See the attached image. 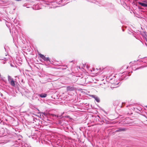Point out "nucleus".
Wrapping results in <instances>:
<instances>
[{
    "instance_id": "obj_1",
    "label": "nucleus",
    "mask_w": 147,
    "mask_h": 147,
    "mask_svg": "<svg viewBox=\"0 0 147 147\" xmlns=\"http://www.w3.org/2000/svg\"><path fill=\"white\" fill-rule=\"evenodd\" d=\"M89 1L92 3H95L99 6L102 5L103 6H105V4L104 3V1H101L99 2L95 0H90Z\"/></svg>"
},
{
    "instance_id": "obj_2",
    "label": "nucleus",
    "mask_w": 147,
    "mask_h": 147,
    "mask_svg": "<svg viewBox=\"0 0 147 147\" xmlns=\"http://www.w3.org/2000/svg\"><path fill=\"white\" fill-rule=\"evenodd\" d=\"M39 55L40 57L45 61H49L51 62L50 59L48 57H45L43 55L41 54H40Z\"/></svg>"
},
{
    "instance_id": "obj_3",
    "label": "nucleus",
    "mask_w": 147,
    "mask_h": 147,
    "mask_svg": "<svg viewBox=\"0 0 147 147\" xmlns=\"http://www.w3.org/2000/svg\"><path fill=\"white\" fill-rule=\"evenodd\" d=\"M66 89L68 91H71L75 90V88L73 86H68L67 87Z\"/></svg>"
},
{
    "instance_id": "obj_4",
    "label": "nucleus",
    "mask_w": 147,
    "mask_h": 147,
    "mask_svg": "<svg viewBox=\"0 0 147 147\" xmlns=\"http://www.w3.org/2000/svg\"><path fill=\"white\" fill-rule=\"evenodd\" d=\"M138 3L142 6L147 7V2H139Z\"/></svg>"
},
{
    "instance_id": "obj_5",
    "label": "nucleus",
    "mask_w": 147,
    "mask_h": 147,
    "mask_svg": "<svg viewBox=\"0 0 147 147\" xmlns=\"http://www.w3.org/2000/svg\"><path fill=\"white\" fill-rule=\"evenodd\" d=\"M129 73H128L127 74V76H126V75H122L121 77V78H120V79L122 80H126L128 78L127 77V75L128 76H129L130 75H129Z\"/></svg>"
},
{
    "instance_id": "obj_6",
    "label": "nucleus",
    "mask_w": 147,
    "mask_h": 147,
    "mask_svg": "<svg viewBox=\"0 0 147 147\" xmlns=\"http://www.w3.org/2000/svg\"><path fill=\"white\" fill-rule=\"evenodd\" d=\"M92 97L94 98L95 100L98 102H100V99L97 96H96L95 95H92Z\"/></svg>"
},
{
    "instance_id": "obj_7",
    "label": "nucleus",
    "mask_w": 147,
    "mask_h": 147,
    "mask_svg": "<svg viewBox=\"0 0 147 147\" xmlns=\"http://www.w3.org/2000/svg\"><path fill=\"white\" fill-rule=\"evenodd\" d=\"M126 130V129L124 128H119L118 129L116 130V132H120L122 131H125Z\"/></svg>"
},
{
    "instance_id": "obj_8",
    "label": "nucleus",
    "mask_w": 147,
    "mask_h": 147,
    "mask_svg": "<svg viewBox=\"0 0 147 147\" xmlns=\"http://www.w3.org/2000/svg\"><path fill=\"white\" fill-rule=\"evenodd\" d=\"M10 85L14 87L15 86V81L13 80H12L9 82Z\"/></svg>"
},
{
    "instance_id": "obj_9",
    "label": "nucleus",
    "mask_w": 147,
    "mask_h": 147,
    "mask_svg": "<svg viewBox=\"0 0 147 147\" xmlns=\"http://www.w3.org/2000/svg\"><path fill=\"white\" fill-rule=\"evenodd\" d=\"M63 114H61L60 115H56L54 114H53V117H57V118L58 119H61L62 118V115Z\"/></svg>"
},
{
    "instance_id": "obj_10",
    "label": "nucleus",
    "mask_w": 147,
    "mask_h": 147,
    "mask_svg": "<svg viewBox=\"0 0 147 147\" xmlns=\"http://www.w3.org/2000/svg\"><path fill=\"white\" fill-rule=\"evenodd\" d=\"M39 96L41 98H45L47 96V94H41L39 95Z\"/></svg>"
},
{
    "instance_id": "obj_11",
    "label": "nucleus",
    "mask_w": 147,
    "mask_h": 147,
    "mask_svg": "<svg viewBox=\"0 0 147 147\" xmlns=\"http://www.w3.org/2000/svg\"><path fill=\"white\" fill-rule=\"evenodd\" d=\"M13 80V79L11 77L9 76H8V80L9 81V82L10 81H11V80Z\"/></svg>"
},
{
    "instance_id": "obj_12",
    "label": "nucleus",
    "mask_w": 147,
    "mask_h": 147,
    "mask_svg": "<svg viewBox=\"0 0 147 147\" xmlns=\"http://www.w3.org/2000/svg\"><path fill=\"white\" fill-rule=\"evenodd\" d=\"M111 83L112 84H115L116 85H117L118 84V83H114V82H111Z\"/></svg>"
},
{
    "instance_id": "obj_13",
    "label": "nucleus",
    "mask_w": 147,
    "mask_h": 147,
    "mask_svg": "<svg viewBox=\"0 0 147 147\" xmlns=\"http://www.w3.org/2000/svg\"><path fill=\"white\" fill-rule=\"evenodd\" d=\"M139 67V68H137V69H140V68H141V67Z\"/></svg>"
},
{
    "instance_id": "obj_14",
    "label": "nucleus",
    "mask_w": 147,
    "mask_h": 147,
    "mask_svg": "<svg viewBox=\"0 0 147 147\" xmlns=\"http://www.w3.org/2000/svg\"><path fill=\"white\" fill-rule=\"evenodd\" d=\"M6 26H7V27H8V25L7 24H6Z\"/></svg>"
},
{
    "instance_id": "obj_15",
    "label": "nucleus",
    "mask_w": 147,
    "mask_h": 147,
    "mask_svg": "<svg viewBox=\"0 0 147 147\" xmlns=\"http://www.w3.org/2000/svg\"><path fill=\"white\" fill-rule=\"evenodd\" d=\"M1 96H3V94H1Z\"/></svg>"
},
{
    "instance_id": "obj_16",
    "label": "nucleus",
    "mask_w": 147,
    "mask_h": 147,
    "mask_svg": "<svg viewBox=\"0 0 147 147\" xmlns=\"http://www.w3.org/2000/svg\"><path fill=\"white\" fill-rule=\"evenodd\" d=\"M145 63H147V61L146 62L145 61H144Z\"/></svg>"
},
{
    "instance_id": "obj_17",
    "label": "nucleus",
    "mask_w": 147,
    "mask_h": 147,
    "mask_svg": "<svg viewBox=\"0 0 147 147\" xmlns=\"http://www.w3.org/2000/svg\"><path fill=\"white\" fill-rule=\"evenodd\" d=\"M145 44L147 46V44L146 43H145Z\"/></svg>"
},
{
    "instance_id": "obj_18",
    "label": "nucleus",
    "mask_w": 147,
    "mask_h": 147,
    "mask_svg": "<svg viewBox=\"0 0 147 147\" xmlns=\"http://www.w3.org/2000/svg\"><path fill=\"white\" fill-rule=\"evenodd\" d=\"M145 107L147 108V105L145 106Z\"/></svg>"
},
{
    "instance_id": "obj_19",
    "label": "nucleus",
    "mask_w": 147,
    "mask_h": 147,
    "mask_svg": "<svg viewBox=\"0 0 147 147\" xmlns=\"http://www.w3.org/2000/svg\"><path fill=\"white\" fill-rule=\"evenodd\" d=\"M106 69V68H104V69H105V70Z\"/></svg>"
},
{
    "instance_id": "obj_20",
    "label": "nucleus",
    "mask_w": 147,
    "mask_h": 147,
    "mask_svg": "<svg viewBox=\"0 0 147 147\" xmlns=\"http://www.w3.org/2000/svg\"><path fill=\"white\" fill-rule=\"evenodd\" d=\"M4 49H6L5 47H4Z\"/></svg>"
},
{
    "instance_id": "obj_21",
    "label": "nucleus",
    "mask_w": 147,
    "mask_h": 147,
    "mask_svg": "<svg viewBox=\"0 0 147 147\" xmlns=\"http://www.w3.org/2000/svg\"><path fill=\"white\" fill-rule=\"evenodd\" d=\"M110 68H109V70H110Z\"/></svg>"
},
{
    "instance_id": "obj_22",
    "label": "nucleus",
    "mask_w": 147,
    "mask_h": 147,
    "mask_svg": "<svg viewBox=\"0 0 147 147\" xmlns=\"http://www.w3.org/2000/svg\"><path fill=\"white\" fill-rule=\"evenodd\" d=\"M72 62V61H70V62Z\"/></svg>"
},
{
    "instance_id": "obj_23",
    "label": "nucleus",
    "mask_w": 147,
    "mask_h": 147,
    "mask_svg": "<svg viewBox=\"0 0 147 147\" xmlns=\"http://www.w3.org/2000/svg\"><path fill=\"white\" fill-rule=\"evenodd\" d=\"M64 69H66V68H64Z\"/></svg>"
},
{
    "instance_id": "obj_24",
    "label": "nucleus",
    "mask_w": 147,
    "mask_h": 147,
    "mask_svg": "<svg viewBox=\"0 0 147 147\" xmlns=\"http://www.w3.org/2000/svg\"><path fill=\"white\" fill-rule=\"evenodd\" d=\"M117 86H116L115 87L116 88V87H117Z\"/></svg>"
},
{
    "instance_id": "obj_25",
    "label": "nucleus",
    "mask_w": 147,
    "mask_h": 147,
    "mask_svg": "<svg viewBox=\"0 0 147 147\" xmlns=\"http://www.w3.org/2000/svg\"><path fill=\"white\" fill-rule=\"evenodd\" d=\"M146 40V41H147V40Z\"/></svg>"
}]
</instances>
